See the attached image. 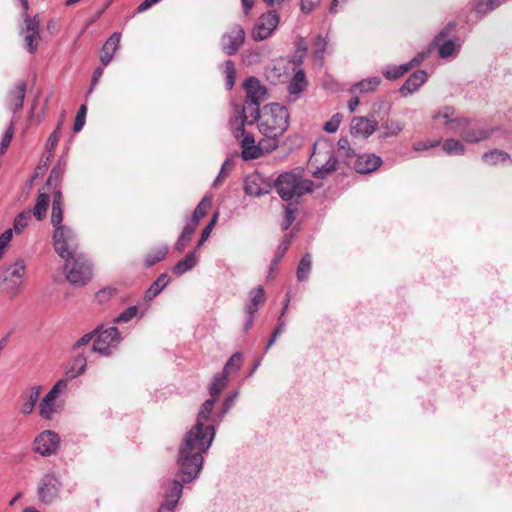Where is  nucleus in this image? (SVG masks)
<instances>
[{"label":"nucleus","mask_w":512,"mask_h":512,"mask_svg":"<svg viewBox=\"0 0 512 512\" xmlns=\"http://www.w3.org/2000/svg\"><path fill=\"white\" fill-rule=\"evenodd\" d=\"M24 25L21 27V34L24 35L26 49L34 54L38 48L40 36V18L38 15L31 17L28 12L22 13Z\"/></svg>","instance_id":"1a4fd4ad"},{"label":"nucleus","mask_w":512,"mask_h":512,"mask_svg":"<svg viewBox=\"0 0 512 512\" xmlns=\"http://www.w3.org/2000/svg\"><path fill=\"white\" fill-rule=\"evenodd\" d=\"M197 263L196 250L189 252L183 260L178 261L172 268L176 275H182L191 270Z\"/></svg>","instance_id":"7c9ffc66"},{"label":"nucleus","mask_w":512,"mask_h":512,"mask_svg":"<svg viewBox=\"0 0 512 512\" xmlns=\"http://www.w3.org/2000/svg\"><path fill=\"white\" fill-rule=\"evenodd\" d=\"M138 312L137 306H130L127 309H125L123 312H121L115 319V323H121V322H129L131 319H133Z\"/></svg>","instance_id":"4d7b16f0"},{"label":"nucleus","mask_w":512,"mask_h":512,"mask_svg":"<svg viewBox=\"0 0 512 512\" xmlns=\"http://www.w3.org/2000/svg\"><path fill=\"white\" fill-rule=\"evenodd\" d=\"M31 218V210H24L20 212L14 219L13 229L19 234L21 233L28 225V222Z\"/></svg>","instance_id":"a18cd8bd"},{"label":"nucleus","mask_w":512,"mask_h":512,"mask_svg":"<svg viewBox=\"0 0 512 512\" xmlns=\"http://www.w3.org/2000/svg\"><path fill=\"white\" fill-rule=\"evenodd\" d=\"M289 127V113L285 106L279 103H270L263 108L260 132L268 139V149L278 148V137Z\"/></svg>","instance_id":"f03ea898"},{"label":"nucleus","mask_w":512,"mask_h":512,"mask_svg":"<svg viewBox=\"0 0 512 512\" xmlns=\"http://www.w3.org/2000/svg\"><path fill=\"white\" fill-rule=\"evenodd\" d=\"M117 289L113 287H106L96 293V299L100 304H104L111 297L117 294Z\"/></svg>","instance_id":"680f3d73"},{"label":"nucleus","mask_w":512,"mask_h":512,"mask_svg":"<svg viewBox=\"0 0 512 512\" xmlns=\"http://www.w3.org/2000/svg\"><path fill=\"white\" fill-rule=\"evenodd\" d=\"M87 112V106L85 104H82L78 110V113L75 118V122L73 125L74 132H79L82 130L84 124H85V117Z\"/></svg>","instance_id":"052dcab7"},{"label":"nucleus","mask_w":512,"mask_h":512,"mask_svg":"<svg viewBox=\"0 0 512 512\" xmlns=\"http://www.w3.org/2000/svg\"><path fill=\"white\" fill-rule=\"evenodd\" d=\"M170 277L167 273H162L159 277L152 283V285L145 292V300H152L157 295L161 293V291L167 286L169 283Z\"/></svg>","instance_id":"cd10ccee"},{"label":"nucleus","mask_w":512,"mask_h":512,"mask_svg":"<svg viewBox=\"0 0 512 512\" xmlns=\"http://www.w3.org/2000/svg\"><path fill=\"white\" fill-rule=\"evenodd\" d=\"M382 164V159L376 154L358 155L353 168L357 173L368 174L376 171Z\"/></svg>","instance_id":"6ab92c4d"},{"label":"nucleus","mask_w":512,"mask_h":512,"mask_svg":"<svg viewBox=\"0 0 512 512\" xmlns=\"http://www.w3.org/2000/svg\"><path fill=\"white\" fill-rule=\"evenodd\" d=\"M26 266L23 259H18L13 264L0 271V291L15 296L24 280Z\"/></svg>","instance_id":"39448f33"},{"label":"nucleus","mask_w":512,"mask_h":512,"mask_svg":"<svg viewBox=\"0 0 512 512\" xmlns=\"http://www.w3.org/2000/svg\"><path fill=\"white\" fill-rule=\"evenodd\" d=\"M482 159L489 165L507 162L510 160L509 155L502 150L494 149L483 154Z\"/></svg>","instance_id":"c9c22d12"},{"label":"nucleus","mask_w":512,"mask_h":512,"mask_svg":"<svg viewBox=\"0 0 512 512\" xmlns=\"http://www.w3.org/2000/svg\"><path fill=\"white\" fill-rule=\"evenodd\" d=\"M168 254V247L166 245L158 248L154 253H150L145 258V266L152 267L156 263L164 260Z\"/></svg>","instance_id":"c03bdc74"},{"label":"nucleus","mask_w":512,"mask_h":512,"mask_svg":"<svg viewBox=\"0 0 512 512\" xmlns=\"http://www.w3.org/2000/svg\"><path fill=\"white\" fill-rule=\"evenodd\" d=\"M457 27V23L455 21H450L434 38L432 44H438L439 41L448 38L452 32L455 31Z\"/></svg>","instance_id":"bf43d9fd"},{"label":"nucleus","mask_w":512,"mask_h":512,"mask_svg":"<svg viewBox=\"0 0 512 512\" xmlns=\"http://www.w3.org/2000/svg\"><path fill=\"white\" fill-rule=\"evenodd\" d=\"M65 165V162L59 160L57 164L52 168L45 184V188H47V190L56 189L60 186L65 171Z\"/></svg>","instance_id":"bb28decb"},{"label":"nucleus","mask_w":512,"mask_h":512,"mask_svg":"<svg viewBox=\"0 0 512 512\" xmlns=\"http://www.w3.org/2000/svg\"><path fill=\"white\" fill-rule=\"evenodd\" d=\"M41 393V386H32L28 389L27 393L22 396V406L20 408V413L23 415H30L36 403L39 400V396Z\"/></svg>","instance_id":"b1692460"},{"label":"nucleus","mask_w":512,"mask_h":512,"mask_svg":"<svg viewBox=\"0 0 512 512\" xmlns=\"http://www.w3.org/2000/svg\"><path fill=\"white\" fill-rule=\"evenodd\" d=\"M381 128L384 130L380 134V138H388L398 135L403 130V125L396 120H386L382 123Z\"/></svg>","instance_id":"e433bc0d"},{"label":"nucleus","mask_w":512,"mask_h":512,"mask_svg":"<svg viewBox=\"0 0 512 512\" xmlns=\"http://www.w3.org/2000/svg\"><path fill=\"white\" fill-rule=\"evenodd\" d=\"M49 201L50 197L47 192H39L36 204L33 210H31V214L33 213L37 220L41 221L46 217Z\"/></svg>","instance_id":"c756f323"},{"label":"nucleus","mask_w":512,"mask_h":512,"mask_svg":"<svg viewBox=\"0 0 512 512\" xmlns=\"http://www.w3.org/2000/svg\"><path fill=\"white\" fill-rule=\"evenodd\" d=\"M341 119L342 116L339 113L333 115L332 118L324 124V131L328 133H335L340 126Z\"/></svg>","instance_id":"e2e57ef3"},{"label":"nucleus","mask_w":512,"mask_h":512,"mask_svg":"<svg viewBox=\"0 0 512 512\" xmlns=\"http://www.w3.org/2000/svg\"><path fill=\"white\" fill-rule=\"evenodd\" d=\"M337 165V158L333 155H330L326 163L313 171V176L318 179H325L329 174L337 170Z\"/></svg>","instance_id":"f704fd0d"},{"label":"nucleus","mask_w":512,"mask_h":512,"mask_svg":"<svg viewBox=\"0 0 512 512\" xmlns=\"http://www.w3.org/2000/svg\"><path fill=\"white\" fill-rule=\"evenodd\" d=\"M186 475L181 473L180 467H178V473L176 474V478L170 481L165 488L164 502L161 504L159 511L166 509L169 511L174 510L176 507L183 491V485L187 482H184Z\"/></svg>","instance_id":"f8f14e48"},{"label":"nucleus","mask_w":512,"mask_h":512,"mask_svg":"<svg viewBox=\"0 0 512 512\" xmlns=\"http://www.w3.org/2000/svg\"><path fill=\"white\" fill-rule=\"evenodd\" d=\"M428 74L425 70H417L400 87L399 92L403 97L417 91L427 80Z\"/></svg>","instance_id":"aec40b11"},{"label":"nucleus","mask_w":512,"mask_h":512,"mask_svg":"<svg viewBox=\"0 0 512 512\" xmlns=\"http://www.w3.org/2000/svg\"><path fill=\"white\" fill-rule=\"evenodd\" d=\"M63 259L65 260L64 273L69 283L81 287L91 280L92 265L83 254L78 253Z\"/></svg>","instance_id":"20e7f679"},{"label":"nucleus","mask_w":512,"mask_h":512,"mask_svg":"<svg viewBox=\"0 0 512 512\" xmlns=\"http://www.w3.org/2000/svg\"><path fill=\"white\" fill-rule=\"evenodd\" d=\"M215 399L210 398L207 399L200 407L199 413L197 415L196 423H204L205 421H208L210 418V414L213 410Z\"/></svg>","instance_id":"49530a36"},{"label":"nucleus","mask_w":512,"mask_h":512,"mask_svg":"<svg viewBox=\"0 0 512 512\" xmlns=\"http://www.w3.org/2000/svg\"><path fill=\"white\" fill-rule=\"evenodd\" d=\"M380 83L381 79L379 77H371L356 83L353 89H357L361 93L372 92Z\"/></svg>","instance_id":"a19ab883"},{"label":"nucleus","mask_w":512,"mask_h":512,"mask_svg":"<svg viewBox=\"0 0 512 512\" xmlns=\"http://www.w3.org/2000/svg\"><path fill=\"white\" fill-rule=\"evenodd\" d=\"M68 387V379L58 380L50 391L44 396L39 404V415L45 420H51L53 414L58 412V405L56 399L60 393L65 391Z\"/></svg>","instance_id":"9d476101"},{"label":"nucleus","mask_w":512,"mask_h":512,"mask_svg":"<svg viewBox=\"0 0 512 512\" xmlns=\"http://www.w3.org/2000/svg\"><path fill=\"white\" fill-rule=\"evenodd\" d=\"M60 482L53 474H46L40 480L37 494L41 502L50 504L58 496Z\"/></svg>","instance_id":"2eb2a0df"},{"label":"nucleus","mask_w":512,"mask_h":512,"mask_svg":"<svg viewBox=\"0 0 512 512\" xmlns=\"http://www.w3.org/2000/svg\"><path fill=\"white\" fill-rule=\"evenodd\" d=\"M99 332V330H93L85 335H83L79 340H77L72 345V351L73 352H81V348L87 346L92 340H95L96 333Z\"/></svg>","instance_id":"603ef678"},{"label":"nucleus","mask_w":512,"mask_h":512,"mask_svg":"<svg viewBox=\"0 0 512 512\" xmlns=\"http://www.w3.org/2000/svg\"><path fill=\"white\" fill-rule=\"evenodd\" d=\"M196 228L192 227V225L186 224L183 228L181 235L179 236L177 242L175 243V250L178 252H182L187 244L191 241V237Z\"/></svg>","instance_id":"ea45409f"},{"label":"nucleus","mask_w":512,"mask_h":512,"mask_svg":"<svg viewBox=\"0 0 512 512\" xmlns=\"http://www.w3.org/2000/svg\"><path fill=\"white\" fill-rule=\"evenodd\" d=\"M338 152L340 156L350 158L356 156L354 149L350 147L349 140L342 137L337 142Z\"/></svg>","instance_id":"3c124183"},{"label":"nucleus","mask_w":512,"mask_h":512,"mask_svg":"<svg viewBox=\"0 0 512 512\" xmlns=\"http://www.w3.org/2000/svg\"><path fill=\"white\" fill-rule=\"evenodd\" d=\"M493 130L488 128H469V129H462V138L464 141L468 143H477L482 140L488 139Z\"/></svg>","instance_id":"393cba45"},{"label":"nucleus","mask_w":512,"mask_h":512,"mask_svg":"<svg viewBox=\"0 0 512 512\" xmlns=\"http://www.w3.org/2000/svg\"><path fill=\"white\" fill-rule=\"evenodd\" d=\"M244 88L246 89L245 102L260 105L265 100L267 90L258 78L254 76L248 77L245 80Z\"/></svg>","instance_id":"f3484780"},{"label":"nucleus","mask_w":512,"mask_h":512,"mask_svg":"<svg viewBox=\"0 0 512 512\" xmlns=\"http://www.w3.org/2000/svg\"><path fill=\"white\" fill-rule=\"evenodd\" d=\"M455 114V109L451 106H446L443 108V110L441 112H438L436 113L434 116H433V119H438V118H443L446 120V124H450L453 123V120L454 118H452V116H454Z\"/></svg>","instance_id":"0e129e2a"},{"label":"nucleus","mask_w":512,"mask_h":512,"mask_svg":"<svg viewBox=\"0 0 512 512\" xmlns=\"http://www.w3.org/2000/svg\"><path fill=\"white\" fill-rule=\"evenodd\" d=\"M311 265H312L311 255L309 253H307L301 258V260L298 264V267H297L296 275H297L298 281H305L308 279V275L311 270Z\"/></svg>","instance_id":"58836bf2"},{"label":"nucleus","mask_w":512,"mask_h":512,"mask_svg":"<svg viewBox=\"0 0 512 512\" xmlns=\"http://www.w3.org/2000/svg\"><path fill=\"white\" fill-rule=\"evenodd\" d=\"M259 106L260 105H255V104L247 103L244 101V105H243L240 115H239V119L241 120L240 126L234 130L235 137H238V132H241L242 134H244L246 123L253 124L256 121L261 122L262 114L260 112Z\"/></svg>","instance_id":"a211bd4d"},{"label":"nucleus","mask_w":512,"mask_h":512,"mask_svg":"<svg viewBox=\"0 0 512 512\" xmlns=\"http://www.w3.org/2000/svg\"><path fill=\"white\" fill-rule=\"evenodd\" d=\"M294 235L292 233L286 234L283 238L282 243L279 245L278 250L271 262L270 266V274L274 269H276L277 265L283 258L285 252L289 249L292 241H293Z\"/></svg>","instance_id":"72a5a7b5"},{"label":"nucleus","mask_w":512,"mask_h":512,"mask_svg":"<svg viewBox=\"0 0 512 512\" xmlns=\"http://www.w3.org/2000/svg\"><path fill=\"white\" fill-rule=\"evenodd\" d=\"M53 247L62 259L78 254L73 230L66 225L57 226L53 233Z\"/></svg>","instance_id":"423d86ee"},{"label":"nucleus","mask_w":512,"mask_h":512,"mask_svg":"<svg viewBox=\"0 0 512 512\" xmlns=\"http://www.w3.org/2000/svg\"><path fill=\"white\" fill-rule=\"evenodd\" d=\"M443 150L450 155H462L465 152L463 144L455 139H447L443 144Z\"/></svg>","instance_id":"de8ad7c7"},{"label":"nucleus","mask_w":512,"mask_h":512,"mask_svg":"<svg viewBox=\"0 0 512 512\" xmlns=\"http://www.w3.org/2000/svg\"><path fill=\"white\" fill-rule=\"evenodd\" d=\"M27 84L24 81L19 82L15 89L11 92V109L13 112H18L22 109L25 95H26Z\"/></svg>","instance_id":"c85d7f7f"},{"label":"nucleus","mask_w":512,"mask_h":512,"mask_svg":"<svg viewBox=\"0 0 512 512\" xmlns=\"http://www.w3.org/2000/svg\"><path fill=\"white\" fill-rule=\"evenodd\" d=\"M279 23V14L275 10H270L262 14L252 30V38L255 41L267 39L276 29Z\"/></svg>","instance_id":"9b49d317"},{"label":"nucleus","mask_w":512,"mask_h":512,"mask_svg":"<svg viewBox=\"0 0 512 512\" xmlns=\"http://www.w3.org/2000/svg\"><path fill=\"white\" fill-rule=\"evenodd\" d=\"M378 128V122L373 115L370 117L355 116L351 120L350 132L354 137L368 138Z\"/></svg>","instance_id":"dca6fc26"},{"label":"nucleus","mask_w":512,"mask_h":512,"mask_svg":"<svg viewBox=\"0 0 512 512\" xmlns=\"http://www.w3.org/2000/svg\"><path fill=\"white\" fill-rule=\"evenodd\" d=\"M314 183L312 180L303 179L300 173L284 172L281 173L273 182L279 197L284 201H289L294 197H301L306 193L313 191Z\"/></svg>","instance_id":"7ed1b4c3"},{"label":"nucleus","mask_w":512,"mask_h":512,"mask_svg":"<svg viewBox=\"0 0 512 512\" xmlns=\"http://www.w3.org/2000/svg\"><path fill=\"white\" fill-rule=\"evenodd\" d=\"M233 167H234V163L230 159H227L222 164V167H221V170L219 172V175L217 176V178L214 181V184H213L214 187H217V186H219L221 184L222 180L228 176V174L233 169Z\"/></svg>","instance_id":"13d9d810"},{"label":"nucleus","mask_w":512,"mask_h":512,"mask_svg":"<svg viewBox=\"0 0 512 512\" xmlns=\"http://www.w3.org/2000/svg\"><path fill=\"white\" fill-rule=\"evenodd\" d=\"M240 135L243 137L241 140L242 158L244 160H252L259 158L262 154V150L259 146L255 145V139L253 135L246 133V131L244 132V134L238 132V137L236 138L238 139Z\"/></svg>","instance_id":"412c9836"},{"label":"nucleus","mask_w":512,"mask_h":512,"mask_svg":"<svg viewBox=\"0 0 512 512\" xmlns=\"http://www.w3.org/2000/svg\"><path fill=\"white\" fill-rule=\"evenodd\" d=\"M266 301V295L262 286H257L250 292V303L246 307L247 314H254L258 311L259 307L264 305Z\"/></svg>","instance_id":"a878e982"},{"label":"nucleus","mask_w":512,"mask_h":512,"mask_svg":"<svg viewBox=\"0 0 512 512\" xmlns=\"http://www.w3.org/2000/svg\"><path fill=\"white\" fill-rule=\"evenodd\" d=\"M13 135H14V124L11 122L9 127L6 129V131L2 137V140H1L0 155L5 154V152L7 151L8 147L12 141Z\"/></svg>","instance_id":"6e6d98bb"},{"label":"nucleus","mask_w":512,"mask_h":512,"mask_svg":"<svg viewBox=\"0 0 512 512\" xmlns=\"http://www.w3.org/2000/svg\"><path fill=\"white\" fill-rule=\"evenodd\" d=\"M411 70V65L402 64L399 66L389 67L383 71V75L388 80H396Z\"/></svg>","instance_id":"79ce46f5"},{"label":"nucleus","mask_w":512,"mask_h":512,"mask_svg":"<svg viewBox=\"0 0 512 512\" xmlns=\"http://www.w3.org/2000/svg\"><path fill=\"white\" fill-rule=\"evenodd\" d=\"M236 397H237V393H232L225 398L223 405H222L221 412L219 414L220 418L224 417V415L232 408Z\"/></svg>","instance_id":"774afa93"},{"label":"nucleus","mask_w":512,"mask_h":512,"mask_svg":"<svg viewBox=\"0 0 512 512\" xmlns=\"http://www.w3.org/2000/svg\"><path fill=\"white\" fill-rule=\"evenodd\" d=\"M64 205L52 204L51 224L56 228L61 226L63 221Z\"/></svg>","instance_id":"864d4df0"},{"label":"nucleus","mask_w":512,"mask_h":512,"mask_svg":"<svg viewBox=\"0 0 512 512\" xmlns=\"http://www.w3.org/2000/svg\"><path fill=\"white\" fill-rule=\"evenodd\" d=\"M284 210H285V216H284V220L282 222V230L286 231L291 227L292 223L295 221L296 212H297L298 208L295 203L290 202L284 206Z\"/></svg>","instance_id":"37998d69"},{"label":"nucleus","mask_w":512,"mask_h":512,"mask_svg":"<svg viewBox=\"0 0 512 512\" xmlns=\"http://www.w3.org/2000/svg\"><path fill=\"white\" fill-rule=\"evenodd\" d=\"M246 32L240 24H233L229 30L222 34L220 46L222 51L228 55H236L245 44Z\"/></svg>","instance_id":"6e6552de"},{"label":"nucleus","mask_w":512,"mask_h":512,"mask_svg":"<svg viewBox=\"0 0 512 512\" xmlns=\"http://www.w3.org/2000/svg\"><path fill=\"white\" fill-rule=\"evenodd\" d=\"M225 74H226V86L228 89H232L235 84L236 70L232 60H226L224 63Z\"/></svg>","instance_id":"8fccbe9b"},{"label":"nucleus","mask_w":512,"mask_h":512,"mask_svg":"<svg viewBox=\"0 0 512 512\" xmlns=\"http://www.w3.org/2000/svg\"><path fill=\"white\" fill-rule=\"evenodd\" d=\"M75 353V356L72 357L65 370L66 377L64 379H68V382L78 377L79 375H82L85 372L87 366V359L84 355V352Z\"/></svg>","instance_id":"4be33fe9"},{"label":"nucleus","mask_w":512,"mask_h":512,"mask_svg":"<svg viewBox=\"0 0 512 512\" xmlns=\"http://www.w3.org/2000/svg\"><path fill=\"white\" fill-rule=\"evenodd\" d=\"M470 120L465 117L454 118L453 123H451L450 128L458 131L462 136V129H469Z\"/></svg>","instance_id":"69168bd1"},{"label":"nucleus","mask_w":512,"mask_h":512,"mask_svg":"<svg viewBox=\"0 0 512 512\" xmlns=\"http://www.w3.org/2000/svg\"><path fill=\"white\" fill-rule=\"evenodd\" d=\"M60 138V132H59V126L56 127V129L50 134L47 143H46V149L49 153H52L59 141Z\"/></svg>","instance_id":"338daca9"},{"label":"nucleus","mask_w":512,"mask_h":512,"mask_svg":"<svg viewBox=\"0 0 512 512\" xmlns=\"http://www.w3.org/2000/svg\"><path fill=\"white\" fill-rule=\"evenodd\" d=\"M228 382V374L222 371L221 373H218L214 376L210 387L209 392L212 397L217 396L220 394L222 389L227 385Z\"/></svg>","instance_id":"4c0bfd02"},{"label":"nucleus","mask_w":512,"mask_h":512,"mask_svg":"<svg viewBox=\"0 0 512 512\" xmlns=\"http://www.w3.org/2000/svg\"><path fill=\"white\" fill-rule=\"evenodd\" d=\"M120 38L121 34L119 32H114L103 45L100 53V60L104 66L108 65L113 59L114 53L120 43Z\"/></svg>","instance_id":"5701e85b"},{"label":"nucleus","mask_w":512,"mask_h":512,"mask_svg":"<svg viewBox=\"0 0 512 512\" xmlns=\"http://www.w3.org/2000/svg\"><path fill=\"white\" fill-rule=\"evenodd\" d=\"M273 184L260 173H252L245 178L244 191L247 195L259 197L270 193Z\"/></svg>","instance_id":"4468645a"},{"label":"nucleus","mask_w":512,"mask_h":512,"mask_svg":"<svg viewBox=\"0 0 512 512\" xmlns=\"http://www.w3.org/2000/svg\"><path fill=\"white\" fill-rule=\"evenodd\" d=\"M457 47H460V44H456V40L447 39L439 46V56L441 58L450 57Z\"/></svg>","instance_id":"09e8293b"},{"label":"nucleus","mask_w":512,"mask_h":512,"mask_svg":"<svg viewBox=\"0 0 512 512\" xmlns=\"http://www.w3.org/2000/svg\"><path fill=\"white\" fill-rule=\"evenodd\" d=\"M307 87V81L303 70H298L288 85V92L292 95H298Z\"/></svg>","instance_id":"473e14b6"},{"label":"nucleus","mask_w":512,"mask_h":512,"mask_svg":"<svg viewBox=\"0 0 512 512\" xmlns=\"http://www.w3.org/2000/svg\"><path fill=\"white\" fill-rule=\"evenodd\" d=\"M211 207V199L209 197H204L199 204L196 206L191 221L187 224L192 225V227L196 228L199 221L206 216L208 210Z\"/></svg>","instance_id":"2f4dec72"},{"label":"nucleus","mask_w":512,"mask_h":512,"mask_svg":"<svg viewBox=\"0 0 512 512\" xmlns=\"http://www.w3.org/2000/svg\"><path fill=\"white\" fill-rule=\"evenodd\" d=\"M94 330H99V332L96 333L91 351L99 353L102 356H110L112 354L111 348L115 347L121 341V334L118 328L111 326L104 329V326L100 325Z\"/></svg>","instance_id":"0eeeda50"},{"label":"nucleus","mask_w":512,"mask_h":512,"mask_svg":"<svg viewBox=\"0 0 512 512\" xmlns=\"http://www.w3.org/2000/svg\"><path fill=\"white\" fill-rule=\"evenodd\" d=\"M242 362V354L240 352H235L226 362L223 371L229 374L230 370L237 371L240 368Z\"/></svg>","instance_id":"5fc2aeb1"},{"label":"nucleus","mask_w":512,"mask_h":512,"mask_svg":"<svg viewBox=\"0 0 512 512\" xmlns=\"http://www.w3.org/2000/svg\"><path fill=\"white\" fill-rule=\"evenodd\" d=\"M215 437V428L212 424L195 423L184 435L178 450L177 465L186 477L184 482H191L197 478L203 467V454H205Z\"/></svg>","instance_id":"f257e3e1"},{"label":"nucleus","mask_w":512,"mask_h":512,"mask_svg":"<svg viewBox=\"0 0 512 512\" xmlns=\"http://www.w3.org/2000/svg\"><path fill=\"white\" fill-rule=\"evenodd\" d=\"M60 437L51 430H45L34 440V451L42 456H50L57 452Z\"/></svg>","instance_id":"ddd939ff"}]
</instances>
